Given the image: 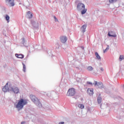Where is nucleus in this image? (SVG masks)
<instances>
[{
	"mask_svg": "<svg viewBox=\"0 0 124 124\" xmlns=\"http://www.w3.org/2000/svg\"><path fill=\"white\" fill-rule=\"evenodd\" d=\"M59 124H64V122H60Z\"/></svg>",
	"mask_w": 124,
	"mask_h": 124,
	"instance_id": "473e14b6",
	"label": "nucleus"
},
{
	"mask_svg": "<svg viewBox=\"0 0 124 124\" xmlns=\"http://www.w3.org/2000/svg\"><path fill=\"white\" fill-rule=\"evenodd\" d=\"M11 92H13L14 93L17 94V93H19V88H18V87H15V88L11 87Z\"/></svg>",
	"mask_w": 124,
	"mask_h": 124,
	"instance_id": "0eeeda50",
	"label": "nucleus"
},
{
	"mask_svg": "<svg viewBox=\"0 0 124 124\" xmlns=\"http://www.w3.org/2000/svg\"><path fill=\"white\" fill-rule=\"evenodd\" d=\"M31 23L34 29H38V28H39V24H38V22H36L35 21H31Z\"/></svg>",
	"mask_w": 124,
	"mask_h": 124,
	"instance_id": "6e6552de",
	"label": "nucleus"
},
{
	"mask_svg": "<svg viewBox=\"0 0 124 124\" xmlns=\"http://www.w3.org/2000/svg\"><path fill=\"white\" fill-rule=\"evenodd\" d=\"M11 88L8 87V83H7L5 86L2 88V91L4 93H6V92H11Z\"/></svg>",
	"mask_w": 124,
	"mask_h": 124,
	"instance_id": "39448f33",
	"label": "nucleus"
},
{
	"mask_svg": "<svg viewBox=\"0 0 124 124\" xmlns=\"http://www.w3.org/2000/svg\"><path fill=\"white\" fill-rule=\"evenodd\" d=\"M14 0H5V2L6 5L8 6H10V7H12L15 5V3H14Z\"/></svg>",
	"mask_w": 124,
	"mask_h": 124,
	"instance_id": "20e7f679",
	"label": "nucleus"
},
{
	"mask_svg": "<svg viewBox=\"0 0 124 124\" xmlns=\"http://www.w3.org/2000/svg\"><path fill=\"white\" fill-rule=\"evenodd\" d=\"M97 86L99 87V88H100V89H103V88H104V86L102 82H98Z\"/></svg>",
	"mask_w": 124,
	"mask_h": 124,
	"instance_id": "dca6fc26",
	"label": "nucleus"
},
{
	"mask_svg": "<svg viewBox=\"0 0 124 124\" xmlns=\"http://www.w3.org/2000/svg\"><path fill=\"white\" fill-rule=\"evenodd\" d=\"M5 19L6 21H7V23H9L10 22V17L8 15H6L5 16Z\"/></svg>",
	"mask_w": 124,
	"mask_h": 124,
	"instance_id": "f3484780",
	"label": "nucleus"
},
{
	"mask_svg": "<svg viewBox=\"0 0 124 124\" xmlns=\"http://www.w3.org/2000/svg\"><path fill=\"white\" fill-rule=\"evenodd\" d=\"M108 35L110 37H116V36H117V35H111V34H110V32H108Z\"/></svg>",
	"mask_w": 124,
	"mask_h": 124,
	"instance_id": "393cba45",
	"label": "nucleus"
},
{
	"mask_svg": "<svg viewBox=\"0 0 124 124\" xmlns=\"http://www.w3.org/2000/svg\"><path fill=\"white\" fill-rule=\"evenodd\" d=\"M80 48L82 49V50H85V47L83 46H80Z\"/></svg>",
	"mask_w": 124,
	"mask_h": 124,
	"instance_id": "c756f323",
	"label": "nucleus"
},
{
	"mask_svg": "<svg viewBox=\"0 0 124 124\" xmlns=\"http://www.w3.org/2000/svg\"><path fill=\"white\" fill-rule=\"evenodd\" d=\"M118 1V0H109V3H115Z\"/></svg>",
	"mask_w": 124,
	"mask_h": 124,
	"instance_id": "412c9836",
	"label": "nucleus"
},
{
	"mask_svg": "<svg viewBox=\"0 0 124 124\" xmlns=\"http://www.w3.org/2000/svg\"><path fill=\"white\" fill-rule=\"evenodd\" d=\"M87 84H88V85H91V86H93V83H92L90 81H87Z\"/></svg>",
	"mask_w": 124,
	"mask_h": 124,
	"instance_id": "cd10ccee",
	"label": "nucleus"
},
{
	"mask_svg": "<svg viewBox=\"0 0 124 124\" xmlns=\"http://www.w3.org/2000/svg\"><path fill=\"white\" fill-rule=\"evenodd\" d=\"M119 60L120 61H123V60H124V56L120 55L119 57Z\"/></svg>",
	"mask_w": 124,
	"mask_h": 124,
	"instance_id": "a878e982",
	"label": "nucleus"
},
{
	"mask_svg": "<svg viewBox=\"0 0 124 124\" xmlns=\"http://www.w3.org/2000/svg\"><path fill=\"white\" fill-rule=\"evenodd\" d=\"M22 40L21 42L22 44H23L25 47H28V45H27V42H26V40H25V38H22Z\"/></svg>",
	"mask_w": 124,
	"mask_h": 124,
	"instance_id": "ddd939ff",
	"label": "nucleus"
},
{
	"mask_svg": "<svg viewBox=\"0 0 124 124\" xmlns=\"http://www.w3.org/2000/svg\"><path fill=\"white\" fill-rule=\"evenodd\" d=\"M87 70H88V71H92L93 70V68L91 66H89L87 67Z\"/></svg>",
	"mask_w": 124,
	"mask_h": 124,
	"instance_id": "6ab92c4d",
	"label": "nucleus"
},
{
	"mask_svg": "<svg viewBox=\"0 0 124 124\" xmlns=\"http://www.w3.org/2000/svg\"><path fill=\"white\" fill-rule=\"evenodd\" d=\"M109 48L110 46H109V45H107L106 48L105 50H104L103 52L106 53V51H108V50H109Z\"/></svg>",
	"mask_w": 124,
	"mask_h": 124,
	"instance_id": "5701e85b",
	"label": "nucleus"
},
{
	"mask_svg": "<svg viewBox=\"0 0 124 124\" xmlns=\"http://www.w3.org/2000/svg\"><path fill=\"white\" fill-rule=\"evenodd\" d=\"M54 19H55V22H58L59 21V20L58 19V18H57V17H56V16H54Z\"/></svg>",
	"mask_w": 124,
	"mask_h": 124,
	"instance_id": "bb28decb",
	"label": "nucleus"
},
{
	"mask_svg": "<svg viewBox=\"0 0 124 124\" xmlns=\"http://www.w3.org/2000/svg\"><path fill=\"white\" fill-rule=\"evenodd\" d=\"M87 93L90 95H93V89H88L87 90Z\"/></svg>",
	"mask_w": 124,
	"mask_h": 124,
	"instance_id": "f8f14e48",
	"label": "nucleus"
},
{
	"mask_svg": "<svg viewBox=\"0 0 124 124\" xmlns=\"http://www.w3.org/2000/svg\"><path fill=\"white\" fill-rule=\"evenodd\" d=\"M16 57L18 59H24L25 56L22 54H16Z\"/></svg>",
	"mask_w": 124,
	"mask_h": 124,
	"instance_id": "9b49d317",
	"label": "nucleus"
},
{
	"mask_svg": "<svg viewBox=\"0 0 124 124\" xmlns=\"http://www.w3.org/2000/svg\"><path fill=\"white\" fill-rule=\"evenodd\" d=\"M28 104V100L21 98L18 100L17 104L15 105V108H16L18 111L20 110H22L25 105H27Z\"/></svg>",
	"mask_w": 124,
	"mask_h": 124,
	"instance_id": "f257e3e1",
	"label": "nucleus"
},
{
	"mask_svg": "<svg viewBox=\"0 0 124 124\" xmlns=\"http://www.w3.org/2000/svg\"><path fill=\"white\" fill-rule=\"evenodd\" d=\"M22 65H23V71L24 72H26V65L22 62Z\"/></svg>",
	"mask_w": 124,
	"mask_h": 124,
	"instance_id": "4be33fe9",
	"label": "nucleus"
},
{
	"mask_svg": "<svg viewBox=\"0 0 124 124\" xmlns=\"http://www.w3.org/2000/svg\"><path fill=\"white\" fill-rule=\"evenodd\" d=\"M21 124H26V122L25 121H23L21 123Z\"/></svg>",
	"mask_w": 124,
	"mask_h": 124,
	"instance_id": "2f4dec72",
	"label": "nucleus"
},
{
	"mask_svg": "<svg viewBox=\"0 0 124 124\" xmlns=\"http://www.w3.org/2000/svg\"><path fill=\"white\" fill-rule=\"evenodd\" d=\"M101 101H102V98L100 96H98L97 97V102L98 104H100V103H101Z\"/></svg>",
	"mask_w": 124,
	"mask_h": 124,
	"instance_id": "a211bd4d",
	"label": "nucleus"
},
{
	"mask_svg": "<svg viewBox=\"0 0 124 124\" xmlns=\"http://www.w3.org/2000/svg\"><path fill=\"white\" fill-rule=\"evenodd\" d=\"M78 107H79V108H80L81 109H84V108H85V106L83 104H79Z\"/></svg>",
	"mask_w": 124,
	"mask_h": 124,
	"instance_id": "b1692460",
	"label": "nucleus"
},
{
	"mask_svg": "<svg viewBox=\"0 0 124 124\" xmlns=\"http://www.w3.org/2000/svg\"><path fill=\"white\" fill-rule=\"evenodd\" d=\"M100 70L102 71H104V69H103V67H100Z\"/></svg>",
	"mask_w": 124,
	"mask_h": 124,
	"instance_id": "7c9ffc66",
	"label": "nucleus"
},
{
	"mask_svg": "<svg viewBox=\"0 0 124 124\" xmlns=\"http://www.w3.org/2000/svg\"><path fill=\"white\" fill-rule=\"evenodd\" d=\"M86 29H87V24H84L80 28V31L82 32H85Z\"/></svg>",
	"mask_w": 124,
	"mask_h": 124,
	"instance_id": "9d476101",
	"label": "nucleus"
},
{
	"mask_svg": "<svg viewBox=\"0 0 124 124\" xmlns=\"http://www.w3.org/2000/svg\"><path fill=\"white\" fill-rule=\"evenodd\" d=\"M95 55L96 56V59L98 61H101V57L99 55L98 52H96L95 53Z\"/></svg>",
	"mask_w": 124,
	"mask_h": 124,
	"instance_id": "4468645a",
	"label": "nucleus"
},
{
	"mask_svg": "<svg viewBox=\"0 0 124 124\" xmlns=\"http://www.w3.org/2000/svg\"><path fill=\"white\" fill-rule=\"evenodd\" d=\"M75 93H76L75 89L72 88L68 90L67 95H68V96H74Z\"/></svg>",
	"mask_w": 124,
	"mask_h": 124,
	"instance_id": "7ed1b4c3",
	"label": "nucleus"
},
{
	"mask_svg": "<svg viewBox=\"0 0 124 124\" xmlns=\"http://www.w3.org/2000/svg\"><path fill=\"white\" fill-rule=\"evenodd\" d=\"M30 98L31 100H32V101L36 105V106L39 107V108H41V107H42V104L40 102V100H39L35 95L32 94L31 95Z\"/></svg>",
	"mask_w": 124,
	"mask_h": 124,
	"instance_id": "f03ea898",
	"label": "nucleus"
},
{
	"mask_svg": "<svg viewBox=\"0 0 124 124\" xmlns=\"http://www.w3.org/2000/svg\"><path fill=\"white\" fill-rule=\"evenodd\" d=\"M27 15L28 19H31V18H32V13H31V11H29L27 13Z\"/></svg>",
	"mask_w": 124,
	"mask_h": 124,
	"instance_id": "2eb2a0df",
	"label": "nucleus"
},
{
	"mask_svg": "<svg viewBox=\"0 0 124 124\" xmlns=\"http://www.w3.org/2000/svg\"><path fill=\"white\" fill-rule=\"evenodd\" d=\"M84 9L81 11V14L82 15H84L85 14L86 12H87V9L83 8Z\"/></svg>",
	"mask_w": 124,
	"mask_h": 124,
	"instance_id": "aec40b11",
	"label": "nucleus"
},
{
	"mask_svg": "<svg viewBox=\"0 0 124 124\" xmlns=\"http://www.w3.org/2000/svg\"><path fill=\"white\" fill-rule=\"evenodd\" d=\"M60 40L62 43H65L67 41V37L65 36H62L60 37Z\"/></svg>",
	"mask_w": 124,
	"mask_h": 124,
	"instance_id": "1a4fd4ad",
	"label": "nucleus"
},
{
	"mask_svg": "<svg viewBox=\"0 0 124 124\" xmlns=\"http://www.w3.org/2000/svg\"><path fill=\"white\" fill-rule=\"evenodd\" d=\"M93 85L94 86H97V81H95L94 83H93Z\"/></svg>",
	"mask_w": 124,
	"mask_h": 124,
	"instance_id": "c85d7f7f",
	"label": "nucleus"
},
{
	"mask_svg": "<svg viewBox=\"0 0 124 124\" xmlns=\"http://www.w3.org/2000/svg\"><path fill=\"white\" fill-rule=\"evenodd\" d=\"M82 8H85V4L82 3H78L77 5L78 10H82Z\"/></svg>",
	"mask_w": 124,
	"mask_h": 124,
	"instance_id": "423d86ee",
	"label": "nucleus"
}]
</instances>
